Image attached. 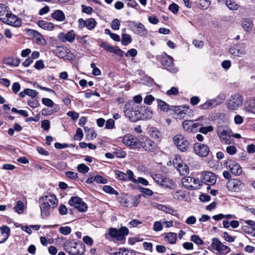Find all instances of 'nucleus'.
<instances>
[{"label":"nucleus","mask_w":255,"mask_h":255,"mask_svg":"<svg viewBox=\"0 0 255 255\" xmlns=\"http://www.w3.org/2000/svg\"><path fill=\"white\" fill-rule=\"evenodd\" d=\"M157 208L158 210L163 211L166 213L169 214L173 216L176 215V214H175L176 211L170 207H167L163 205L159 204L157 205Z\"/></svg>","instance_id":"32"},{"label":"nucleus","mask_w":255,"mask_h":255,"mask_svg":"<svg viewBox=\"0 0 255 255\" xmlns=\"http://www.w3.org/2000/svg\"><path fill=\"white\" fill-rule=\"evenodd\" d=\"M59 40L63 42H73L75 38V33L73 30H71L66 33H60L58 35Z\"/></svg>","instance_id":"21"},{"label":"nucleus","mask_w":255,"mask_h":255,"mask_svg":"<svg viewBox=\"0 0 255 255\" xmlns=\"http://www.w3.org/2000/svg\"><path fill=\"white\" fill-rule=\"evenodd\" d=\"M192 112L188 107H184L181 109H178L175 111L176 118L182 120L190 116V114Z\"/></svg>","instance_id":"23"},{"label":"nucleus","mask_w":255,"mask_h":255,"mask_svg":"<svg viewBox=\"0 0 255 255\" xmlns=\"http://www.w3.org/2000/svg\"><path fill=\"white\" fill-rule=\"evenodd\" d=\"M103 189L105 192L107 193H110L116 195L118 194V192L110 186L105 185L103 186Z\"/></svg>","instance_id":"47"},{"label":"nucleus","mask_w":255,"mask_h":255,"mask_svg":"<svg viewBox=\"0 0 255 255\" xmlns=\"http://www.w3.org/2000/svg\"><path fill=\"white\" fill-rule=\"evenodd\" d=\"M226 5L230 9L233 10H237L240 7L239 4L232 0H226Z\"/></svg>","instance_id":"43"},{"label":"nucleus","mask_w":255,"mask_h":255,"mask_svg":"<svg viewBox=\"0 0 255 255\" xmlns=\"http://www.w3.org/2000/svg\"><path fill=\"white\" fill-rule=\"evenodd\" d=\"M77 169L78 171L81 173H86L89 171L90 169L89 167H88L85 164L81 163L78 165Z\"/></svg>","instance_id":"50"},{"label":"nucleus","mask_w":255,"mask_h":255,"mask_svg":"<svg viewBox=\"0 0 255 255\" xmlns=\"http://www.w3.org/2000/svg\"><path fill=\"white\" fill-rule=\"evenodd\" d=\"M4 23L13 26L14 27H19L21 25V20L17 16L9 11L7 14L6 17L3 18L2 21Z\"/></svg>","instance_id":"15"},{"label":"nucleus","mask_w":255,"mask_h":255,"mask_svg":"<svg viewBox=\"0 0 255 255\" xmlns=\"http://www.w3.org/2000/svg\"><path fill=\"white\" fill-rule=\"evenodd\" d=\"M243 104V97L240 94H236L231 96L227 100V108L231 111H236L242 107Z\"/></svg>","instance_id":"4"},{"label":"nucleus","mask_w":255,"mask_h":255,"mask_svg":"<svg viewBox=\"0 0 255 255\" xmlns=\"http://www.w3.org/2000/svg\"><path fill=\"white\" fill-rule=\"evenodd\" d=\"M130 23L133 27L132 30L135 34L141 36L147 35V30L143 24L135 21H131Z\"/></svg>","instance_id":"20"},{"label":"nucleus","mask_w":255,"mask_h":255,"mask_svg":"<svg viewBox=\"0 0 255 255\" xmlns=\"http://www.w3.org/2000/svg\"><path fill=\"white\" fill-rule=\"evenodd\" d=\"M237 151V148L234 145H229L226 147V152L230 155H234Z\"/></svg>","instance_id":"56"},{"label":"nucleus","mask_w":255,"mask_h":255,"mask_svg":"<svg viewBox=\"0 0 255 255\" xmlns=\"http://www.w3.org/2000/svg\"><path fill=\"white\" fill-rule=\"evenodd\" d=\"M113 153L119 158H124L126 155V153L120 149H116Z\"/></svg>","instance_id":"62"},{"label":"nucleus","mask_w":255,"mask_h":255,"mask_svg":"<svg viewBox=\"0 0 255 255\" xmlns=\"http://www.w3.org/2000/svg\"><path fill=\"white\" fill-rule=\"evenodd\" d=\"M245 48L243 43L234 44L229 48V52L234 56L241 57L246 54Z\"/></svg>","instance_id":"13"},{"label":"nucleus","mask_w":255,"mask_h":255,"mask_svg":"<svg viewBox=\"0 0 255 255\" xmlns=\"http://www.w3.org/2000/svg\"><path fill=\"white\" fill-rule=\"evenodd\" d=\"M150 136L155 139H159L161 136V132L155 127H151L149 129Z\"/></svg>","instance_id":"34"},{"label":"nucleus","mask_w":255,"mask_h":255,"mask_svg":"<svg viewBox=\"0 0 255 255\" xmlns=\"http://www.w3.org/2000/svg\"><path fill=\"white\" fill-rule=\"evenodd\" d=\"M183 163L179 155H176L175 156L173 160V164L175 168Z\"/></svg>","instance_id":"53"},{"label":"nucleus","mask_w":255,"mask_h":255,"mask_svg":"<svg viewBox=\"0 0 255 255\" xmlns=\"http://www.w3.org/2000/svg\"><path fill=\"white\" fill-rule=\"evenodd\" d=\"M3 62L6 65L17 67L20 64V60L17 58L8 57L4 59Z\"/></svg>","instance_id":"30"},{"label":"nucleus","mask_w":255,"mask_h":255,"mask_svg":"<svg viewBox=\"0 0 255 255\" xmlns=\"http://www.w3.org/2000/svg\"><path fill=\"white\" fill-rule=\"evenodd\" d=\"M84 130L86 134L87 138L88 139H93L97 136L96 132L93 128H89L88 127L84 128Z\"/></svg>","instance_id":"37"},{"label":"nucleus","mask_w":255,"mask_h":255,"mask_svg":"<svg viewBox=\"0 0 255 255\" xmlns=\"http://www.w3.org/2000/svg\"><path fill=\"white\" fill-rule=\"evenodd\" d=\"M14 211L18 214H22L24 211V204L21 201H18L15 206L13 207Z\"/></svg>","instance_id":"41"},{"label":"nucleus","mask_w":255,"mask_h":255,"mask_svg":"<svg viewBox=\"0 0 255 255\" xmlns=\"http://www.w3.org/2000/svg\"><path fill=\"white\" fill-rule=\"evenodd\" d=\"M58 211L60 215H65L67 214L68 210L66 206L63 204L60 205Z\"/></svg>","instance_id":"63"},{"label":"nucleus","mask_w":255,"mask_h":255,"mask_svg":"<svg viewBox=\"0 0 255 255\" xmlns=\"http://www.w3.org/2000/svg\"><path fill=\"white\" fill-rule=\"evenodd\" d=\"M139 144L145 150L153 151L156 148V143L146 136L140 135L139 136Z\"/></svg>","instance_id":"8"},{"label":"nucleus","mask_w":255,"mask_h":255,"mask_svg":"<svg viewBox=\"0 0 255 255\" xmlns=\"http://www.w3.org/2000/svg\"><path fill=\"white\" fill-rule=\"evenodd\" d=\"M227 168L235 175H239L242 173L240 165L235 161H230L227 165Z\"/></svg>","instance_id":"22"},{"label":"nucleus","mask_w":255,"mask_h":255,"mask_svg":"<svg viewBox=\"0 0 255 255\" xmlns=\"http://www.w3.org/2000/svg\"><path fill=\"white\" fill-rule=\"evenodd\" d=\"M83 137V131L81 128H78L76 130V133L74 136V139L75 140H81Z\"/></svg>","instance_id":"51"},{"label":"nucleus","mask_w":255,"mask_h":255,"mask_svg":"<svg viewBox=\"0 0 255 255\" xmlns=\"http://www.w3.org/2000/svg\"><path fill=\"white\" fill-rule=\"evenodd\" d=\"M39 204L42 218H45L50 214L51 209L58 205L56 197L51 194H47L41 196L39 199Z\"/></svg>","instance_id":"1"},{"label":"nucleus","mask_w":255,"mask_h":255,"mask_svg":"<svg viewBox=\"0 0 255 255\" xmlns=\"http://www.w3.org/2000/svg\"><path fill=\"white\" fill-rule=\"evenodd\" d=\"M38 94V93L34 90L26 88L23 91L20 92L19 95L21 98H23L26 95L33 98L35 97Z\"/></svg>","instance_id":"27"},{"label":"nucleus","mask_w":255,"mask_h":255,"mask_svg":"<svg viewBox=\"0 0 255 255\" xmlns=\"http://www.w3.org/2000/svg\"><path fill=\"white\" fill-rule=\"evenodd\" d=\"M210 248L212 251H217L218 255H226L231 252L230 248L224 245L217 238H214L212 240Z\"/></svg>","instance_id":"5"},{"label":"nucleus","mask_w":255,"mask_h":255,"mask_svg":"<svg viewBox=\"0 0 255 255\" xmlns=\"http://www.w3.org/2000/svg\"><path fill=\"white\" fill-rule=\"evenodd\" d=\"M120 21L118 19L115 18L112 21L111 27L113 29L115 30H119L120 29Z\"/></svg>","instance_id":"55"},{"label":"nucleus","mask_w":255,"mask_h":255,"mask_svg":"<svg viewBox=\"0 0 255 255\" xmlns=\"http://www.w3.org/2000/svg\"><path fill=\"white\" fill-rule=\"evenodd\" d=\"M37 25L42 28L48 30H52L54 28L52 23L45 20H39Z\"/></svg>","instance_id":"28"},{"label":"nucleus","mask_w":255,"mask_h":255,"mask_svg":"<svg viewBox=\"0 0 255 255\" xmlns=\"http://www.w3.org/2000/svg\"><path fill=\"white\" fill-rule=\"evenodd\" d=\"M194 120H185L182 123L183 129L188 132H197L200 125Z\"/></svg>","instance_id":"17"},{"label":"nucleus","mask_w":255,"mask_h":255,"mask_svg":"<svg viewBox=\"0 0 255 255\" xmlns=\"http://www.w3.org/2000/svg\"><path fill=\"white\" fill-rule=\"evenodd\" d=\"M191 241L197 245H202L204 244V242L202 240H201V239L197 235H192L191 237Z\"/></svg>","instance_id":"52"},{"label":"nucleus","mask_w":255,"mask_h":255,"mask_svg":"<svg viewBox=\"0 0 255 255\" xmlns=\"http://www.w3.org/2000/svg\"><path fill=\"white\" fill-rule=\"evenodd\" d=\"M141 117L140 120H145L149 119L152 117V112L149 108H146L141 114Z\"/></svg>","instance_id":"42"},{"label":"nucleus","mask_w":255,"mask_h":255,"mask_svg":"<svg viewBox=\"0 0 255 255\" xmlns=\"http://www.w3.org/2000/svg\"><path fill=\"white\" fill-rule=\"evenodd\" d=\"M154 180L159 185L161 186L162 184V182L163 180V179L165 176L160 174H154L152 176Z\"/></svg>","instance_id":"49"},{"label":"nucleus","mask_w":255,"mask_h":255,"mask_svg":"<svg viewBox=\"0 0 255 255\" xmlns=\"http://www.w3.org/2000/svg\"><path fill=\"white\" fill-rule=\"evenodd\" d=\"M10 233L9 228L6 226L0 227V244L5 242L9 238Z\"/></svg>","instance_id":"24"},{"label":"nucleus","mask_w":255,"mask_h":255,"mask_svg":"<svg viewBox=\"0 0 255 255\" xmlns=\"http://www.w3.org/2000/svg\"><path fill=\"white\" fill-rule=\"evenodd\" d=\"M137 54V51L135 49H130V50H128L127 53L125 54V56L127 57H134L136 56Z\"/></svg>","instance_id":"60"},{"label":"nucleus","mask_w":255,"mask_h":255,"mask_svg":"<svg viewBox=\"0 0 255 255\" xmlns=\"http://www.w3.org/2000/svg\"><path fill=\"white\" fill-rule=\"evenodd\" d=\"M122 140L125 145L131 148L138 147L139 137H136L132 134H127L124 136Z\"/></svg>","instance_id":"12"},{"label":"nucleus","mask_w":255,"mask_h":255,"mask_svg":"<svg viewBox=\"0 0 255 255\" xmlns=\"http://www.w3.org/2000/svg\"><path fill=\"white\" fill-rule=\"evenodd\" d=\"M241 25L244 30L248 32L253 28L254 24L250 18H244L241 20Z\"/></svg>","instance_id":"25"},{"label":"nucleus","mask_w":255,"mask_h":255,"mask_svg":"<svg viewBox=\"0 0 255 255\" xmlns=\"http://www.w3.org/2000/svg\"><path fill=\"white\" fill-rule=\"evenodd\" d=\"M181 175L184 176L188 174L189 169L188 166L184 163L176 167Z\"/></svg>","instance_id":"38"},{"label":"nucleus","mask_w":255,"mask_h":255,"mask_svg":"<svg viewBox=\"0 0 255 255\" xmlns=\"http://www.w3.org/2000/svg\"><path fill=\"white\" fill-rule=\"evenodd\" d=\"M115 121L113 119H109L106 123V128L107 129H113L115 127Z\"/></svg>","instance_id":"64"},{"label":"nucleus","mask_w":255,"mask_h":255,"mask_svg":"<svg viewBox=\"0 0 255 255\" xmlns=\"http://www.w3.org/2000/svg\"><path fill=\"white\" fill-rule=\"evenodd\" d=\"M9 12V8L4 4L0 3V20L2 21Z\"/></svg>","instance_id":"35"},{"label":"nucleus","mask_w":255,"mask_h":255,"mask_svg":"<svg viewBox=\"0 0 255 255\" xmlns=\"http://www.w3.org/2000/svg\"><path fill=\"white\" fill-rule=\"evenodd\" d=\"M161 186L168 188L173 189L174 188L175 185L171 179L164 177Z\"/></svg>","instance_id":"36"},{"label":"nucleus","mask_w":255,"mask_h":255,"mask_svg":"<svg viewBox=\"0 0 255 255\" xmlns=\"http://www.w3.org/2000/svg\"><path fill=\"white\" fill-rule=\"evenodd\" d=\"M181 181L183 185L189 190L197 189L201 186L199 180L190 176L183 178Z\"/></svg>","instance_id":"10"},{"label":"nucleus","mask_w":255,"mask_h":255,"mask_svg":"<svg viewBox=\"0 0 255 255\" xmlns=\"http://www.w3.org/2000/svg\"><path fill=\"white\" fill-rule=\"evenodd\" d=\"M128 201H130V204L132 205V207H136L137 206L140 201L139 200V198L136 197H128Z\"/></svg>","instance_id":"54"},{"label":"nucleus","mask_w":255,"mask_h":255,"mask_svg":"<svg viewBox=\"0 0 255 255\" xmlns=\"http://www.w3.org/2000/svg\"><path fill=\"white\" fill-rule=\"evenodd\" d=\"M123 33L122 35V44L123 45L126 46L130 43L132 41V38L130 35L124 33L126 31V29L124 28L122 30Z\"/></svg>","instance_id":"33"},{"label":"nucleus","mask_w":255,"mask_h":255,"mask_svg":"<svg viewBox=\"0 0 255 255\" xmlns=\"http://www.w3.org/2000/svg\"><path fill=\"white\" fill-rule=\"evenodd\" d=\"M156 102L158 104V107L162 110L165 112H167L169 110V105L165 103L164 101L156 99Z\"/></svg>","instance_id":"44"},{"label":"nucleus","mask_w":255,"mask_h":255,"mask_svg":"<svg viewBox=\"0 0 255 255\" xmlns=\"http://www.w3.org/2000/svg\"><path fill=\"white\" fill-rule=\"evenodd\" d=\"M97 24L94 18H91L86 20V27L89 30L93 29Z\"/></svg>","instance_id":"45"},{"label":"nucleus","mask_w":255,"mask_h":255,"mask_svg":"<svg viewBox=\"0 0 255 255\" xmlns=\"http://www.w3.org/2000/svg\"><path fill=\"white\" fill-rule=\"evenodd\" d=\"M165 238L170 244H175L177 240V235L175 233L170 232L166 234Z\"/></svg>","instance_id":"39"},{"label":"nucleus","mask_w":255,"mask_h":255,"mask_svg":"<svg viewBox=\"0 0 255 255\" xmlns=\"http://www.w3.org/2000/svg\"><path fill=\"white\" fill-rule=\"evenodd\" d=\"M116 175L120 180L124 181L127 180V174L122 171H117L116 172Z\"/></svg>","instance_id":"61"},{"label":"nucleus","mask_w":255,"mask_h":255,"mask_svg":"<svg viewBox=\"0 0 255 255\" xmlns=\"http://www.w3.org/2000/svg\"><path fill=\"white\" fill-rule=\"evenodd\" d=\"M217 133L222 142L229 144L231 143V130L227 127L219 125L217 127Z\"/></svg>","instance_id":"6"},{"label":"nucleus","mask_w":255,"mask_h":255,"mask_svg":"<svg viewBox=\"0 0 255 255\" xmlns=\"http://www.w3.org/2000/svg\"><path fill=\"white\" fill-rule=\"evenodd\" d=\"M194 150L196 154L201 157L208 156L210 152L208 145L198 142L194 144Z\"/></svg>","instance_id":"16"},{"label":"nucleus","mask_w":255,"mask_h":255,"mask_svg":"<svg viewBox=\"0 0 255 255\" xmlns=\"http://www.w3.org/2000/svg\"><path fill=\"white\" fill-rule=\"evenodd\" d=\"M69 204L80 212H84L87 209V204L77 196L72 197L69 201Z\"/></svg>","instance_id":"14"},{"label":"nucleus","mask_w":255,"mask_h":255,"mask_svg":"<svg viewBox=\"0 0 255 255\" xmlns=\"http://www.w3.org/2000/svg\"><path fill=\"white\" fill-rule=\"evenodd\" d=\"M124 112L125 116L131 122L139 120L141 117L138 106L132 101L127 102L125 105Z\"/></svg>","instance_id":"2"},{"label":"nucleus","mask_w":255,"mask_h":255,"mask_svg":"<svg viewBox=\"0 0 255 255\" xmlns=\"http://www.w3.org/2000/svg\"><path fill=\"white\" fill-rule=\"evenodd\" d=\"M226 99V96L224 94H220L215 98L212 99V100L215 104V106L222 104Z\"/></svg>","instance_id":"40"},{"label":"nucleus","mask_w":255,"mask_h":255,"mask_svg":"<svg viewBox=\"0 0 255 255\" xmlns=\"http://www.w3.org/2000/svg\"><path fill=\"white\" fill-rule=\"evenodd\" d=\"M51 17L59 21H63L65 19V16L64 12L59 9L54 11L51 14Z\"/></svg>","instance_id":"29"},{"label":"nucleus","mask_w":255,"mask_h":255,"mask_svg":"<svg viewBox=\"0 0 255 255\" xmlns=\"http://www.w3.org/2000/svg\"><path fill=\"white\" fill-rule=\"evenodd\" d=\"M67 252L71 255H82L85 252V246L82 244H76L67 248Z\"/></svg>","instance_id":"18"},{"label":"nucleus","mask_w":255,"mask_h":255,"mask_svg":"<svg viewBox=\"0 0 255 255\" xmlns=\"http://www.w3.org/2000/svg\"><path fill=\"white\" fill-rule=\"evenodd\" d=\"M245 107L247 111L255 114V99L247 100L245 103Z\"/></svg>","instance_id":"26"},{"label":"nucleus","mask_w":255,"mask_h":255,"mask_svg":"<svg viewBox=\"0 0 255 255\" xmlns=\"http://www.w3.org/2000/svg\"><path fill=\"white\" fill-rule=\"evenodd\" d=\"M213 127L211 126L208 127H203L198 128V131L203 134H207L209 132H211L213 130Z\"/></svg>","instance_id":"48"},{"label":"nucleus","mask_w":255,"mask_h":255,"mask_svg":"<svg viewBox=\"0 0 255 255\" xmlns=\"http://www.w3.org/2000/svg\"><path fill=\"white\" fill-rule=\"evenodd\" d=\"M42 103L43 104L48 107H52L54 104L52 100L46 98L42 99Z\"/></svg>","instance_id":"57"},{"label":"nucleus","mask_w":255,"mask_h":255,"mask_svg":"<svg viewBox=\"0 0 255 255\" xmlns=\"http://www.w3.org/2000/svg\"><path fill=\"white\" fill-rule=\"evenodd\" d=\"M201 180L204 184L208 185H212L216 183L217 178L215 174L207 171L202 173Z\"/></svg>","instance_id":"19"},{"label":"nucleus","mask_w":255,"mask_h":255,"mask_svg":"<svg viewBox=\"0 0 255 255\" xmlns=\"http://www.w3.org/2000/svg\"><path fill=\"white\" fill-rule=\"evenodd\" d=\"M171 195L175 199L180 201L185 200V195L182 190H174L171 192Z\"/></svg>","instance_id":"31"},{"label":"nucleus","mask_w":255,"mask_h":255,"mask_svg":"<svg viewBox=\"0 0 255 255\" xmlns=\"http://www.w3.org/2000/svg\"><path fill=\"white\" fill-rule=\"evenodd\" d=\"M173 141L177 148L181 152L186 151L189 146V142L181 134L175 135Z\"/></svg>","instance_id":"7"},{"label":"nucleus","mask_w":255,"mask_h":255,"mask_svg":"<svg viewBox=\"0 0 255 255\" xmlns=\"http://www.w3.org/2000/svg\"><path fill=\"white\" fill-rule=\"evenodd\" d=\"M27 104L32 108H37L40 104L38 101L35 99L28 100Z\"/></svg>","instance_id":"58"},{"label":"nucleus","mask_w":255,"mask_h":255,"mask_svg":"<svg viewBox=\"0 0 255 255\" xmlns=\"http://www.w3.org/2000/svg\"><path fill=\"white\" fill-rule=\"evenodd\" d=\"M161 62L163 66L165 68L173 73H176L178 71V69L176 68L173 64V58L170 56L164 53L161 56Z\"/></svg>","instance_id":"9"},{"label":"nucleus","mask_w":255,"mask_h":255,"mask_svg":"<svg viewBox=\"0 0 255 255\" xmlns=\"http://www.w3.org/2000/svg\"><path fill=\"white\" fill-rule=\"evenodd\" d=\"M126 174H127V180L128 179L129 180L132 181V182L136 183V179L134 178V175L132 171H131L130 170H128L127 171V173Z\"/></svg>","instance_id":"59"},{"label":"nucleus","mask_w":255,"mask_h":255,"mask_svg":"<svg viewBox=\"0 0 255 255\" xmlns=\"http://www.w3.org/2000/svg\"><path fill=\"white\" fill-rule=\"evenodd\" d=\"M128 229L126 227H122L119 229L114 228H110L108 233L105 235L107 240L111 238L116 239L118 241H123L125 239V236L128 234Z\"/></svg>","instance_id":"3"},{"label":"nucleus","mask_w":255,"mask_h":255,"mask_svg":"<svg viewBox=\"0 0 255 255\" xmlns=\"http://www.w3.org/2000/svg\"><path fill=\"white\" fill-rule=\"evenodd\" d=\"M59 232L63 235L67 236L69 235L71 232V229L70 227H61L59 229Z\"/></svg>","instance_id":"46"},{"label":"nucleus","mask_w":255,"mask_h":255,"mask_svg":"<svg viewBox=\"0 0 255 255\" xmlns=\"http://www.w3.org/2000/svg\"><path fill=\"white\" fill-rule=\"evenodd\" d=\"M228 189L234 192H239L244 187V184L238 179L229 180L226 184Z\"/></svg>","instance_id":"11"}]
</instances>
